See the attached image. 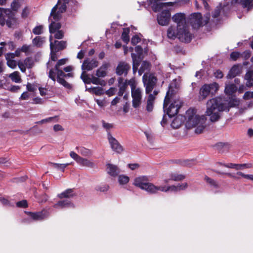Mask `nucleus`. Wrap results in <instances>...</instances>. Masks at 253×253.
Wrapping results in <instances>:
<instances>
[{"mask_svg":"<svg viewBox=\"0 0 253 253\" xmlns=\"http://www.w3.org/2000/svg\"><path fill=\"white\" fill-rule=\"evenodd\" d=\"M185 120H186V126L189 129L193 127H196L195 132L197 134L203 132L206 126L205 116L197 115L196 110L191 108L186 111L185 117L178 115L174 118L171 126L173 128H177L181 126Z\"/></svg>","mask_w":253,"mask_h":253,"instance_id":"nucleus-1","label":"nucleus"},{"mask_svg":"<svg viewBox=\"0 0 253 253\" xmlns=\"http://www.w3.org/2000/svg\"><path fill=\"white\" fill-rule=\"evenodd\" d=\"M228 106L224 98L217 97L209 100L207 103V109L205 115L209 117L211 122L218 121L221 117V113L226 111Z\"/></svg>","mask_w":253,"mask_h":253,"instance_id":"nucleus-2","label":"nucleus"},{"mask_svg":"<svg viewBox=\"0 0 253 253\" xmlns=\"http://www.w3.org/2000/svg\"><path fill=\"white\" fill-rule=\"evenodd\" d=\"M172 19L177 24L179 40L184 42H190L192 36L189 31L185 14L177 13L172 16Z\"/></svg>","mask_w":253,"mask_h":253,"instance_id":"nucleus-3","label":"nucleus"},{"mask_svg":"<svg viewBox=\"0 0 253 253\" xmlns=\"http://www.w3.org/2000/svg\"><path fill=\"white\" fill-rule=\"evenodd\" d=\"M182 102L176 96H166L164 102V110L169 118L176 115L181 106Z\"/></svg>","mask_w":253,"mask_h":253,"instance_id":"nucleus-4","label":"nucleus"},{"mask_svg":"<svg viewBox=\"0 0 253 253\" xmlns=\"http://www.w3.org/2000/svg\"><path fill=\"white\" fill-rule=\"evenodd\" d=\"M5 24L11 28L16 24V20L10 9L0 8V25L3 26Z\"/></svg>","mask_w":253,"mask_h":253,"instance_id":"nucleus-5","label":"nucleus"},{"mask_svg":"<svg viewBox=\"0 0 253 253\" xmlns=\"http://www.w3.org/2000/svg\"><path fill=\"white\" fill-rule=\"evenodd\" d=\"M133 184L148 193L151 194L157 193V186L148 182L146 176H142L135 178Z\"/></svg>","mask_w":253,"mask_h":253,"instance_id":"nucleus-6","label":"nucleus"},{"mask_svg":"<svg viewBox=\"0 0 253 253\" xmlns=\"http://www.w3.org/2000/svg\"><path fill=\"white\" fill-rule=\"evenodd\" d=\"M210 18V14L209 13H207L204 18L202 17L200 13H194L190 15L189 21L194 28H198L207 24Z\"/></svg>","mask_w":253,"mask_h":253,"instance_id":"nucleus-7","label":"nucleus"},{"mask_svg":"<svg viewBox=\"0 0 253 253\" xmlns=\"http://www.w3.org/2000/svg\"><path fill=\"white\" fill-rule=\"evenodd\" d=\"M142 81L145 88L146 93L149 94L156 86L157 79L152 73H145L142 77Z\"/></svg>","mask_w":253,"mask_h":253,"instance_id":"nucleus-8","label":"nucleus"},{"mask_svg":"<svg viewBox=\"0 0 253 253\" xmlns=\"http://www.w3.org/2000/svg\"><path fill=\"white\" fill-rule=\"evenodd\" d=\"M64 2L62 3L59 0L57 3L55 5L51 10L50 16H52L53 19L55 21H58L61 17V14L64 12L66 9V3L69 0H63Z\"/></svg>","mask_w":253,"mask_h":253,"instance_id":"nucleus-9","label":"nucleus"},{"mask_svg":"<svg viewBox=\"0 0 253 253\" xmlns=\"http://www.w3.org/2000/svg\"><path fill=\"white\" fill-rule=\"evenodd\" d=\"M131 95L132 98V106L135 108L139 107L142 100V90L140 88L133 89L131 91Z\"/></svg>","mask_w":253,"mask_h":253,"instance_id":"nucleus-10","label":"nucleus"},{"mask_svg":"<svg viewBox=\"0 0 253 253\" xmlns=\"http://www.w3.org/2000/svg\"><path fill=\"white\" fill-rule=\"evenodd\" d=\"M107 139L113 151L117 153H122L124 149L118 141L110 132L107 133Z\"/></svg>","mask_w":253,"mask_h":253,"instance_id":"nucleus-11","label":"nucleus"},{"mask_svg":"<svg viewBox=\"0 0 253 253\" xmlns=\"http://www.w3.org/2000/svg\"><path fill=\"white\" fill-rule=\"evenodd\" d=\"M130 69V66L129 64L125 61H121L119 62L116 69V73L119 76L124 75L126 76L128 72Z\"/></svg>","mask_w":253,"mask_h":253,"instance_id":"nucleus-12","label":"nucleus"},{"mask_svg":"<svg viewBox=\"0 0 253 253\" xmlns=\"http://www.w3.org/2000/svg\"><path fill=\"white\" fill-rule=\"evenodd\" d=\"M170 14L169 10H164L158 15L157 20L158 23L162 26L168 24L170 19Z\"/></svg>","mask_w":253,"mask_h":253,"instance_id":"nucleus-13","label":"nucleus"},{"mask_svg":"<svg viewBox=\"0 0 253 253\" xmlns=\"http://www.w3.org/2000/svg\"><path fill=\"white\" fill-rule=\"evenodd\" d=\"M98 65V62L95 59L87 58L84 60L82 65V69L85 71H90L96 68Z\"/></svg>","mask_w":253,"mask_h":253,"instance_id":"nucleus-14","label":"nucleus"},{"mask_svg":"<svg viewBox=\"0 0 253 253\" xmlns=\"http://www.w3.org/2000/svg\"><path fill=\"white\" fill-rule=\"evenodd\" d=\"M57 74V81L65 87L67 88H71V85L67 83L64 78H66V75L61 69H55Z\"/></svg>","mask_w":253,"mask_h":253,"instance_id":"nucleus-15","label":"nucleus"},{"mask_svg":"<svg viewBox=\"0 0 253 253\" xmlns=\"http://www.w3.org/2000/svg\"><path fill=\"white\" fill-rule=\"evenodd\" d=\"M236 3H239L242 5L244 8H247L248 10H250L253 7V0H231V4L233 5Z\"/></svg>","mask_w":253,"mask_h":253,"instance_id":"nucleus-16","label":"nucleus"},{"mask_svg":"<svg viewBox=\"0 0 253 253\" xmlns=\"http://www.w3.org/2000/svg\"><path fill=\"white\" fill-rule=\"evenodd\" d=\"M179 84L178 82L176 79L173 80L169 86V90L167 91L166 96L174 97V94L176 92V89L179 88Z\"/></svg>","mask_w":253,"mask_h":253,"instance_id":"nucleus-17","label":"nucleus"},{"mask_svg":"<svg viewBox=\"0 0 253 253\" xmlns=\"http://www.w3.org/2000/svg\"><path fill=\"white\" fill-rule=\"evenodd\" d=\"M107 172L111 176L115 177L120 173V169L116 165L108 164L106 165Z\"/></svg>","mask_w":253,"mask_h":253,"instance_id":"nucleus-18","label":"nucleus"},{"mask_svg":"<svg viewBox=\"0 0 253 253\" xmlns=\"http://www.w3.org/2000/svg\"><path fill=\"white\" fill-rule=\"evenodd\" d=\"M224 167L234 169L236 170L243 169H249L252 167L251 164H236L233 163H228V164H223Z\"/></svg>","mask_w":253,"mask_h":253,"instance_id":"nucleus-19","label":"nucleus"},{"mask_svg":"<svg viewBox=\"0 0 253 253\" xmlns=\"http://www.w3.org/2000/svg\"><path fill=\"white\" fill-rule=\"evenodd\" d=\"M118 80V87L119 88L118 94L119 96H122L127 89L128 85L125 80L122 77L119 78Z\"/></svg>","mask_w":253,"mask_h":253,"instance_id":"nucleus-20","label":"nucleus"},{"mask_svg":"<svg viewBox=\"0 0 253 253\" xmlns=\"http://www.w3.org/2000/svg\"><path fill=\"white\" fill-rule=\"evenodd\" d=\"M15 57V53H8L5 55V59L7 66L13 69H15L17 66L16 61L13 59Z\"/></svg>","mask_w":253,"mask_h":253,"instance_id":"nucleus-21","label":"nucleus"},{"mask_svg":"<svg viewBox=\"0 0 253 253\" xmlns=\"http://www.w3.org/2000/svg\"><path fill=\"white\" fill-rule=\"evenodd\" d=\"M29 216L34 220H41L47 217L48 214L46 211L30 212Z\"/></svg>","mask_w":253,"mask_h":253,"instance_id":"nucleus-22","label":"nucleus"},{"mask_svg":"<svg viewBox=\"0 0 253 253\" xmlns=\"http://www.w3.org/2000/svg\"><path fill=\"white\" fill-rule=\"evenodd\" d=\"M208 84H205L202 86L200 90L199 98L200 99H205L211 93Z\"/></svg>","mask_w":253,"mask_h":253,"instance_id":"nucleus-23","label":"nucleus"},{"mask_svg":"<svg viewBox=\"0 0 253 253\" xmlns=\"http://www.w3.org/2000/svg\"><path fill=\"white\" fill-rule=\"evenodd\" d=\"M108 68V64H103L96 72V76L98 78H104L107 75V70Z\"/></svg>","mask_w":253,"mask_h":253,"instance_id":"nucleus-24","label":"nucleus"},{"mask_svg":"<svg viewBox=\"0 0 253 253\" xmlns=\"http://www.w3.org/2000/svg\"><path fill=\"white\" fill-rule=\"evenodd\" d=\"M49 20H51V23L49 25V32L51 34L55 33L56 31L59 30L61 28V25L58 22H56L57 21H55L52 16L50 17Z\"/></svg>","mask_w":253,"mask_h":253,"instance_id":"nucleus-25","label":"nucleus"},{"mask_svg":"<svg viewBox=\"0 0 253 253\" xmlns=\"http://www.w3.org/2000/svg\"><path fill=\"white\" fill-rule=\"evenodd\" d=\"M157 192L158 191H160L162 192H167L169 191H171L172 192H177L178 191L177 186L175 185L171 186H157Z\"/></svg>","mask_w":253,"mask_h":253,"instance_id":"nucleus-26","label":"nucleus"},{"mask_svg":"<svg viewBox=\"0 0 253 253\" xmlns=\"http://www.w3.org/2000/svg\"><path fill=\"white\" fill-rule=\"evenodd\" d=\"M240 68L238 65H234L229 71L227 77L228 78H233L237 75L240 74Z\"/></svg>","mask_w":253,"mask_h":253,"instance_id":"nucleus-27","label":"nucleus"},{"mask_svg":"<svg viewBox=\"0 0 253 253\" xmlns=\"http://www.w3.org/2000/svg\"><path fill=\"white\" fill-rule=\"evenodd\" d=\"M76 149L79 154L84 157H90L92 154L91 150L84 147H76Z\"/></svg>","mask_w":253,"mask_h":253,"instance_id":"nucleus-28","label":"nucleus"},{"mask_svg":"<svg viewBox=\"0 0 253 253\" xmlns=\"http://www.w3.org/2000/svg\"><path fill=\"white\" fill-rule=\"evenodd\" d=\"M185 178L183 175L177 173H171L169 178L165 179L164 181L165 183H168L170 180L181 181Z\"/></svg>","mask_w":253,"mask_h":253,"instance_id":"nucleus-29","label":"nucleus"},{"mask_svg":"<svg viewBox=\"0 0 253 253\" xmlns=\"http://www.w3.org/2000/svg\"><path fill=\"white\" fill-rule=\"evenodd\" d=\"M86 91H88L90 93H94L97 95H101L104 93V90L101 87H93L88 88L86 86Z\"/></svg>","mask_w":253,"mask_h":253,"instance_id":"nucleus-30","label":"nucleus"},{"mask_svg":"<svg viewBox=\"0 0 253 253\" xmlns=\"http://www.w3.org/2000/svg\"><path fill=\"white\" fill-rule=\"evenodd\" d=\"M53 207L55 208H57L58 207L64 208L66 207H74V206L70 201L68 200H65L59 201L57 203L55 204Z\"/></svg>","mask_w":253,"mask_h":253,"instance_id":"nucleus-31","label":"nucleus"},{"mask_svg":"<svg viewBox=\"0 0 253 253\" xmlns=\"http://www.w3.org/2000/svg\"><path fill=\"white\" fill-rule=\"evenodd\" d=\"M237 89L236 86L233 84H225L224 92L226 94L232 95Z\"/></svg>","mask_w":253,"mask_h":253,"instance_id":"nucleus-32","label":"nucleus"},{"mask_svg":"<svg viewBox=\"0 0 253 253\" xmlns=\"http://www.w3.org/2000/svg\"><path fill=\"white\" fill-rule=\"evenodd\" d=\"M8 77L13 82L20 83L22 82L20 74L19 72L15 71L8 75Z\"/></svg>","mask_w":253,"mask_h":253,"instance_id":"nucleus-33","label":"nucleus"},{"mask_svg":"<svg viewBox=\"0 0 253 253\" xmlns=\"http://www.w3.org/2000/svg\"><path fill=\"white\" fill-rule=\"evenodd\" d=\"M155 97L153 94H149L147 101L146 109L148 112H151L153 109V105Z\"/></svg>","mask_w":253,"mask_h":253,"instance_id":"nucleus-34","label":"nucleus"},{"mask_svg":"<svg viewBox=\"0 0 253 253\" xmlns=\"http://www.w3.org/2000/svg\"><path fill=\"white\" fill-rule=\"evenodd\" d=\"M168 37L170 39H174L177 37L179 39V36L178 35V28H177L176 32L175 28L170 27H169L167 31Z\"/></svg>","mask_w":253,"mask_h":253,"instance_id":"nucleus-35","label":"nucleus"},{"mask_svg":"<svg viewBox=\"0 0 253 253\" xmlns=\"http://www.w3.org/2000/svg\"><path fill=\"white\" fill-rule=\"evenodd\" d=\"M79 164L83 167H86L89 168H93L94 166V164L93 162L91 160L83 158L82 157L80 160Z\"/></svg>","mask_w":253,"mask_h":253,"instance_id":"nucleus-36","label":"nucleus"},{"mask_svg":"<svg viewBox=\"0 0 253 253\" xmlns=\"http://www.w3.org/2000/svg\"><path fill=\"white\" fill-rule=\"evenodd\" d=\"M55 47H54V49L55 50V52H57L59 50H62L64 49L66 46V42L65 41H55L54 42Z\"/></svg>","mask_w":253,"mask_h":253,"instance_id":"nucleus-37","label":"nucleus"},{"mask_svg":"<svg viewBox=\"0 0 253 253\" xmlns=\"http://www.w3.org/2000/svg\"><path fill=\"white\" fill-rule=\"evenodd\" d=\"M45 42V38L41 36L36 37L33 40L32 43L34 46L41 47Z\"/></svg>","mask_w":253,"mask_h":253,"instance_id":"nucleus-38","label":"nucleus"},{"mask_svg":"<svg viewBox=\"0 0 253 253\" xmlns=\"http://www.w3.org/2000/svg\"><path fill=\"white\" fill-rule=\"evenodd\" d=\"M52 37L50 36L49 37L50 41V55H51V59L55 61L57 60V57L56 54L55 50L54 49V45L52 42Z\"/></svg>","mask_w":253,"mask_h":253,"instance_id":"nucleus-39","label":"nucleus"},{"mask_svg":"<svg viewBox=\"0 0 253 253\" xmlns=\"http://www.w3.org/2000/svg\"><path fill=\"white\" fill-rule=\"evenodd\" d=\"M150 70V64L148 62L143 61L138 70V74L141 76L143 73Z\"/></svg>","mask_w":253,"mask_h":253,"instance_id":"nucleus-40","label":"nucleus"},{"mask_svg":"<svg viewBox=\"0 0 253 253\" xmlns=\"http://www.w3.org/2000/svg\"><path fill=\"white\" fill-rule=\"evenodd\" d=\"M74 194L73 193V190L69 189L58 194V197L60 199H62L63 198H70L74 196Z\"/></svg>","mask_w":253,"mask_h":253,"instance_id":"nucleus-41","label":"nucleus"},{"mask_svg":"<svg viewBox=\"0 0 253 253\" xmlns=\"http://www.w3.org/2000/svg\"><path fill=\"white\" fill-rule=\"evenodd\" d=\"M70 163H66V164H58L54 163H51L50 165L52 167L58 170H60L62 171H64L65 168L69 165H70Z\"/></svg>","mask_w":253,"mask_h":253,"instance_id":"nucleus-42","label":"nucleus"},{"mask_svg":"<svg viewBox=\"0 0 253 253\" xmlns=\"http://www.w3.org/2000/svg\"><path fill=\"white\" fill-rule=\"evenodd\" d=\"M224 101L228 106V109H226V111L228 112L229 111L230 108L237 106L239 104V100L237 98H233L231 99L229 102H227L225 99Z\"/></svg>","mask_w":253,"mask_h":253,"instance_id":"nucleus-43","label":"nucleus"},{"mask_svg":"<svg viewBox=\"0 0 253 253\" xmlns=\"http://www.w3.org/2000/svg\"><path fill=\"white\" fill-rule=\"evenodd\" d=\"M208 85H209L210 87L209 89L212 95L215 94L219 89V85L216 83H212L210 84H208Z\"/></svg>","mask_w":253,"mask_h":253,"instance_id":"nucleus-44","label":"nucleus"},{"mask_svg":"<svg viewBox=\"0 0 253 253\" xmlns=\"http://www.w3.org/2000/svg\"><path fill=\"white\" fill-rule=\"evenodd\" d=\"M91 83L96 85H100L104 86L106 85V83L105 81L100 79L98 77H92Z\"/></svg>","mask_w":253,"mask_h":253,"instance_id":"nucleus-45","label":"nucleus"},{"mask_svg":"<svg viewBox=\"0 0 253 253\" xmlns=\"http://www.w3.org/2000/svg\"><path fill=\"white\" fill-rule=\"evenodd\" d=\"M127 84L129 85L131 88V91L133 89H136L137 88H139V87H137V82L134 78H132L129 80H125Z\"/></svg>","mask_w":253,"mask_h":253,"instance_id":"nucleus-46","label":"nucleus"},{"mask_svg":"<svg viewBox=\"0 0 253 253\" xmlns=\"http://www.w3.org/2000/svg\"><path fill=\"white\" fill-rule=\"evenodd\" d=\"M129 180L128 176L121 174L118 176V182L121 185H124L127 184Z\"/></svg>","mask_w":253,"mask_h":253,"instance_id":"nucleus-47","label":"nucleus"},{"mask_svg":"<svg viewBox=\"0 0 253 253\" xmlns=\"http://www.w3.org/2000/svg\"><path fill=\"white\" fill-rule=\"evenodd\" d=\"M81 78L83 80L84 84H89L91 83L92 78H90L88 77L85 71H83L81 74Z\"/></svg>","mask_w":253,"mask_h":253,"instance_id":"nucleus-48","label":"nucleus"},{"mask_svg":"<svg viewBox=\"0 0 253 253\" xmlns=\"http://www.w3.org/2000/svg\"><path fill=\"white\" fill-rule=\"evenodd\" d=\"M129 33V29H124L122 35V40L126 42V43L129 42V38L128 36V34Z\"/></svg>","mask_w":253,"mask_h":253,"instance_id":"nucleus-49","label":"nucleus"},{"mask_svg":"<svg viewBox=\"0 0 253 253\" xmlns=\"http://www.w3.org/2000/svg\"><path fill=\"white\" fill-rule=\"evenodd\" d=\"M70 156L72 159H73L74 160H75L78 164H79V163L80 161V160L82 158V157L81 156L78 155L77 154H76L74 151H71L70 153Z\"/></svg>","mask_w":253,"mask_h":253,"instance_id":"nucleus-50","label":"nucleus"},{"mask_svg":"<svg viewBox=\"0 0 253 253\" xmlns=\"http://www.w3.org/2000/svg\"><path fill=\"white\" fill-rule=\"evenodd\" d=\"M109 186L108 185H98L95 187L96 190L100 192H106L109 189Z\"/></svg>","mask_w":253,"mask_h":253,"instance_id":"nucleus-51","label":"nucleus"},{"mask_svg":"<svg viewBox=\"0 0 253 253\" xmlns=\"http://www.w3.org/2000/svg\"><path fill=\"white\" fill-rule=\"evenodd\" d=\"M205 180L210 184L212 186H213L214 187H217L218 184L216 181L214 180L213 179L208 177L206 176L205 178Z\"/></svg>","mask_w":253,"mask_h":253,"instance_id":"nucleus-52","label":"nucleus"},{"mask_svg":"<svg viewBox=\"0 0 253 253\" xmlns=\"http://www.w3.org/2000/svg\"><path fill=\"white\" fill-rule=\"evenodd\" d=\"M67 61V59L66 58L61 59L58 60V61L57 62L55 66V69H60V67L62 65H64V64H65Z\"/></svg>","mask_w":253,"mask_h":253,"instance_id":"nucleus-53","label":"nucleus"},{"mask_svg":"<svg viewBox=\"0 0 253 253\" xmlns=\"http://www.w3.org/2000/svg\"><path fill=\"white\" fill-rule=\"evenodd\" d=\"M43 27L42 25L36 26L33 30V33L35 35L41 34L42 32Z\"/></svg>","mask_w":253,"mask_h":253,"instance_id":"nucleus-54","label":"nucleus"},{"mask_svg":"<svg viewBox=\"0 0 253 253\" xmlns=\"http://www.w3.org/2000/svg\"><path fill=\"white\" fill-rule=\"evenodd\" d=\"M102 126L106 130H109L113 127V125L112 124H109L105 122L104 121H102Z\"/></svg>","mask_w":253,"mask_h":253,"instance_id":"nucleus-55","label":"nucleus"},{"mask_svg":"<svg viewBox=\"0 0 253 253\" xmlns=\"http://www.w3.org/2000/svg\"><path fill=\"white\" fill-rule=\"evenodd\" d=\"M30 13V9L28 7H25L22 12L21 16L22 18H25L27 17Z\"/></svg>","mask_w":253,"mask_h":253,"instance_id":"nucleus-56","label":"nucleus"},{"mask_svg":"<svg viewBox=\"0 0 253 253\" xmlns=\"http://www.w3.org/2000/svg\"><path fill=\"white\" fill-rule=\"evenodd\" d=\"M57 117H49L45 119H43L39 122H38L37 123L38 124H43L46 123L50 122L54 120H55Z\"/></svg>","mask_w":253,"mask_h":253,"instance_id":"nucleus-57","label":"nucleus"},{"mask_svg":"<svg viewBox=\"0 0 253 253\" xmlns=\"http://www.w3.org/2000/svg\"><path fill=\"white\" fill-rule=\"evenodd\" d=\"M140 41V38L137 35L133 36L131 40V42L133 45H136Z\"/></svg>","mask_w":253,"mask_h":253,"instance_id":"nucleus-58","label":"nucleus"},{"mask_svg":"<svg viewBox=\"0 0 253 253\" xmlns=\"http://www.w3.org/2000/svg\"><path fill=\"white\" fill-rule=\"evenodd\" d=\"M240 56V53L238 52H233L230 54V58L235 61Z\"/></svg>","mask_w":253,"mask_h":253,"instance_id":"nucleus-59","label":"nucleus"},{"mask_svg":"<svg viewBox=\"0 0 253 253\" xmlns=\"http://www.w3.org/2000/svg\"><path fill=\"white\" fill-rule=\"evenodd\" d=\"M253 78V71L252 70H249L248 71L245 76V80H249V79H251Z\"/></svg>","mask_w":253,"mask_h":253,"instance_id":"nucleus-60","label":"nucleus"},{"mask_svg":"<svg viewBox=\"0 0 253 253\" xmlns=\"http://www.w3.org/2000/svg\"><path fill=\"white\" fill-rule=\"evenodd\" d=\"M16 206L18 207L25 208L27 206L26 200H22L16 203Z\"/></svg>","mask_w":253,"mask_h":253,"instance_id":"nucleus-61","label":"nucleus"},{"mask_svg":"<svg viewBox=\"0 0 253 253\" xmlns=\"http://www.w3.org/2000/svg\"><path fill=\"white\" fill-rule=\"evenodd\" d=\"M11 7L13 10L16 11L19 7V3L16 0H14L11 3Z\"/></svg>","mask_w":253,"mask_h":253,"instance_id":"nucleus-62","label":"nucleus"},{"mask_svg":"<svg viewBox=\"0 0 253 253\" xmlns=\"http://www.w3.org/2000/svg\"><path fill=\"white\" fill-rule=\"evenodd\" d=\"M214 76L216 78L221 79L223 76V74L220 70H217L214 72Z\"/></svg>","mask_w":253,"mask_h":253,"instance_id":"nucleus-63","label":"nucleus"},{"mask_svg":"<svg viewBox=\"0 0 253 253\" xmlns=\"http://www.w3.org/2000/svg\"><path fill=\"white\" fill-rule=\"evenodd\" d=\"M244 99L246 100L253 98V92L247 91L244 95Z\"/></svg>","mask_w":253,"mask_h":253,"instance_id":"nucleus-64","label":"nucleus"}]
</instances>
